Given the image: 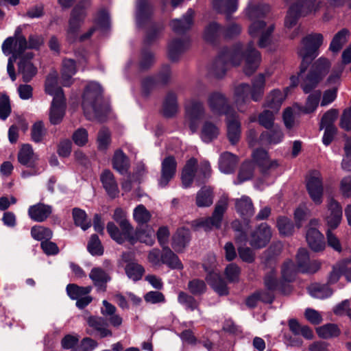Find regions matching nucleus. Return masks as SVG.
Returning <instances> with one entry per match:
<instances>
[{"label": "nucleus", "mask_w": 351, "mask_h": 351, "mask_svg": "<svg viewBox=\"0 0 351 351\" xmlns=\"http://www.w3.org/2000/svg\"><path fill=\"white\" fill-rule=\"evenodd\" d=\"M269 10L267 5L256 4L252 1L250 2L246 9V14L252 21L248 29L249 34L253 38L259 37L258 46L261 48L270 44L271 34L274 29L272 23L263 20Z\"/></svg>", "instance_id": "3"}, {"label": "nucleus", "mask_w": 351, "mask_h": 351, "mask_svg": "<svg viewBox=\"0 0 351 351\" xmlns=\"http://www.w3.org/2000/svg\"><path fill=\"white\" fill-rule=\"evenodd\" d=\"M221 34H223V27L216 22H212L206 27L204 32V38L206 41L213 43Z\"/></svg>", "instance_id": "51"}, {"label": "nucleus", "mask_w": 351, "mask_h": 351, "mask_svg": "<svg viewBox=\"0 0 351 351\" xmlns=\"http://www.w3.org/2000/svg\"><path fill=\"white\" fill-rule=\"evenodd\" d=\"M125 271L128 277L133 281L141 280L145 273L144 267L136 262L128 263Z\"/></svg>", "instance_id": "49"}, {"label": "nucleus", "mask_w": 351, "mask_h": 351, "mask_svg": "<svg viewBox=\"0 0 351 351\" xmlns=\"http://www.w3.org/2000/svg\"><path fill=\"white\" fill-rule=\"evenodd\" d=\"M50 206L38 203L29 206L28 209L29 217L34 221L38 222L44 221L51 213Z\"/></svg>", "instance_id": "27"}, {"label": "nucleus", "mask_w": 351, "mask_h": 351, "mask_svg": "<svg viewBox=\"0 0 351 351\" xmlns=\"http://www.w3.org/2000/svg\"><path fill=\"white\" fill-rule=\"evenodd\" d=\"M73 218L75 224L80 226L83 230H86L91 226L90 220L88 219L85 211L82 209L73 208Z\"/></svg>", "instance_id": "55"}, {"label": "nucleus", "mask_w": 351, "mask_h": 351, "mask_svg": "<svg viewBox=\"0 0 351 351\" xmlns=\"http://www.w3.org/2000/svg\"><path fill=\"white\" fill-rule=\"evenodd\" d=\"M91 290L92 287L90 286L79 287L75 284H69L66 287L67 294L72 300H77L87 295Z\"/></svg>", "instance_id": "56"}, {"label": "nucleus", "mask_w": 351, "mask_h": 351, "mask_svg": "<svg viewBox=\"0 0 351 351\" xmlns=\"http://www.w3.org/2000/svg\"><path fill=\"white\" fill-rule=\"evenodd\" d=\"M58 74L56 71L51 72L46 79L45 92L53 96V99L59 97V99H64V93L62 89L58 86Z\"/></svg>", "instance_id": "24"}, {"label": "nucleus", "mask_w": 351, "mask_h": 351, "mask_svg": "<svg viewBox=\"0 0 351 351\" xmlns=\"http://www.w3.org/2000/svg\"><path fill=\"white\" fill-rule=\"evenodd\" d=\"M189 230L184 228H180L173 237V247L177 251L182 250L189 243Z\"/></svg>", "instance_id": "44"}, {"label": "nucleus", "mask_w": 351, "mask_h": 351, "mask_svg": "<svg viewBox=\"0 0 351 351\" xmlns=\"http://www.w3.org/2000/svg\"><path fill=\"white\" fill-rule=\"evenodd\" d=\"M101 181L109 195L112 197H116L119 193L117 183L114 179V175L109 170H105L101 175Z\"/></svg>", "instance_id": "33"}, {"label": "nucleus", "mask_w": 351, "mask_h": 351, "mask_svg": "<svg viewBox=\"0 0 351 351\" xmlns=\"http://www.w3.org/2000/svg\"><path fill=\"white\" fill-rule=\"evenodd\" d=\"M228 206V197L222 195L217 201L212 216L206 218H200L193 221V226L195 229L203 228L205 231H210L213 228H220L223 214Z\"/></svg>", "instance_id": "7"}, {"label": "nucleus", "mask_w": 351, "mask_h": 351, "mask_svg": "<svg viewBox=\"0 0 351 351\" xmlns=\"http://www.w3.org/2000/svg\"><path fill=\"white\" fill-rule=\"evenodd\" d=\"M317 8L316 0H297L288 10L285 21L286 27H293L300 17L315 12Z\"/></svg>", "instance_id": "9"}, {"label": "nucleus", "mask_w": 351, "mask_h": 351, "mask_svg": "<svg viewBox=\"0 0 351 351\" xmlns=\"http://www.w3.org/2000/svg\"><path fill=\"white\" fill-rule=\"evenodd\" d=\"M271 236V228L266 223H262L252 232L249 242L254 248H262L269 243Z\"/></svg>", "instance_id": "13"}, {"label": "nucleus", "mask_w": 351, "mask_h": 351, "mask_svg": "<svg viewBox=\"0 0 351 351\" xmlns=\"http://www.w3.org/2000/svg\"><path fill=\"white\" fill-rule=\"evenodd\" d=\"M308 291L312 297L317 299H325L332 294V291L328 285L317 283L311 285Z\"/></svg>", "instance_id": "45"}, {"label": "nucleus", "mask_w": 351, "mask_h": 351, "mask_svg": "<svg viewBox=\"0 0 351 351\" xmlns=\"http://www.w3.org/2000/svg\"><path fill=\"white\" fill-rule=\"evenodd\" d=\"M321 97V92L317 91L310 95L307 98L306 103L303 108L302 111L304 113H311L313 112L317 107Z\"/></svg>", "instance_id": "63"}, {"label": "nucleus", "mask_w": 351, "mask_h": 351, "mask_svg": "<svg viewBox=\"0 0 351 351\" xmlns=\"http://www.w3.org/2000/svg\"><path fill=\"white\" fill-rule=\"evenodd\" d=\"M13 41V38H7L3 41L1 49L4 55L9 56L12 54V56L8 59L7 71L12 81L14 82L16 79L14 63L18 58H21L26 50L27 42L23 38H20L16 43L15 48L12 49Z\"/></svg>", "instance_id": "8"}, {"label": "nucleus", "mask_w": 351, "mask_h": 351, "mask_svg": "<svg viewBox=\"0 0 351 351\" xmlns=\"http://www.w3.org/2000/svg\"><path fill=\"white\" fill-rule=\"evenodd\" d=\"M213 6L219 12L230 14L237 10V0H213Z\"/></svg>", "instance_id": "54"}, {"label": "nucleus", "mask_w": 351, "mask_h": 351, "mask_svg": "<svg viewBox=\"0 0 351 351\" xmlns=\"http://www.w3.org/2000/svg\"><path fill=\"white\" fill-rule=\"evenodd\" d=\"M348 36L349 32L346 29H343L338 32L332 40L330 45V49L332 52L339 51L347 42Z\"/></svg>", "instance_id": "52"}, {"label": "nucleus", "mask_w": 351, "mask_h": 351, "mask_svg": "<svg viewBox=\"0 0 351 351\" xmlns=\"http://www.w3.org/2000/svg\"><path fill=\"white\" fill-rule=\"evenodd\" d=\"M344 69V66L342 64H338L336 65L332 70L330 74L326 80V84L328 86H331L332 88L337 87L338 88V86L341 82V75Z\"/></svg>", "instance_id": "59"}, {"label": "nucleus", "mask_w": 351, "mask_h": 351, "mask_svg": "<svg viewBox=\"0 0 351 351\" xmlns=\"http://www.w3.org/2000/svg\"><path fill=\"white\" fill-rule=\"evenodd\" d=\"M211 176V168L208 161L203 160L197 165L195 158H190L182 172V182L184 188L189 187L193 181L197 185L205 183Z\"/></svg>", "instance_id": "5"}, {"label": "nucleus", "mask_w": 351, "mask_h": 351, "mask_svg": "<svg viewBox=\"0 0 351 351\" xmlns=\"http://www.w3.org/2000/svg\"><path fill=\"white\" fill-rule=\"evenodd\" d=\"M306 189L312 201L317 205L323 202L324 188L321 173L316 170L310 172L306 180Z\"/></svg>", "instance_id": "12"}, {"label": "nucleus", "mask_w": 351, "mask_h": 351, "mask_svg": "<svg viewBox=\"0 0 351 351\" xmlns=\"http://www.w3.org/2000/svg\"><path fill=\"white\" fill-rule=\"evenodd\" d=\"M250 86L248 84L242 83L237 86L234 89V99L236 106L240 111H242L243 105L250 103Z\"/></svg>", "instance_id": "25"}, {"label": "nucleus", "mask_w": 351, "mask_h": 351, "mask_svg": "<svg viewBox=\"0 0 351 351\" xmlns=\"http://www.w3.org/2000/svg\"><path fill=\"white\" fill-rule=\"evenodd\" d=\"M101 93L102 88L98 83L93 82L87 85L83 95L82 107L88 119L104 120L107 108L102 104Z\"/></svg>", "instance_id": "4"}, {"label": "nucleus", "mask_w": 351, "mask_h": 351, "mask_svg": "<svg viewBox=\"0 0 351 351\" xmlns=\"http://www.w3.org/2000/svg\"><path fill=\"white\" fill-rule=\"evenodd\" d=\"M178 111V97L176 93L169 91L164 100L162 113L166 117L174 116Z\"/></svg>", "instance_id": "31"}, {"label": "nucleus", "mask_w": 351, "mask_h": 351, "mask_svg": "<svg viewBox=\"0 0 351 351\" xmlns=\"http://www.w3.org/2000/svg\"><path fill=\"white\" fill-rule=\"evenodd\" d=\"M111 143L110 131L105 128H101L97 135V144L99 151L104 152L110 146Z\"/></svg>", "instance_id": "57"}, {"label": "nucleus", "mask_w": 351, "mask_h": 351, "mask_svg": "<svg viewBox=\"0 0 351 351\" xmlns=\"http://www.w3.org/2000/svg\"><path fill=\"white\" fill-rule=\"evenodd\" d=\"M237 212L244 219L252 217L254 213V208L250 197L246 195L234 199Z\"/></svg>", "instance_id": "28"}, {"label": "nucleus", "mask_w": 351, "mask_h": 351, "mask_svg": "<svg viewBox=\"0 0 351 351\" xmlns=\"http://www.w3.org/2000/svg\"><path fill=\"white\" fill-rule=\"evenodd\" d=\"M21 59L19 63V72L22 75L23 79L27 82L36 74L37 69L31 62L30 60L33 57V53L27 52L24 56H21Z\"/></svg>", "instance_id": "22"}, {"label": "nucleus", "mask_w": 351, "mask_h": 351, "mask_svg": "<svg viewBox=\"0 0 351 351\" xmlns=\"http://www.w3.org/2000/svg\"><path fill=\"white\" fill-rule=\"evenodd\" d=\"M213 197L212 189L204 186L197 193L195 204L197 207H209L213 203Z\"/></svg>", "instance_id": "39"}, {"label": "nucleus", "mask_w": 351, "mask_h": 351, "mask_svg": "<svg viewBox=\"0 0 351 351\" xmlns=\"http://www.w3.org/2000/svg\"><path fill=\"white\" fill-rule=\"evenodd\" d=\"M245 58L244 72L252 75L258 67L261 62V54L254 48V43L250 42L243 51L241 44H237L230 49H223L214 62L210 65L208 72L211 76L221 78L232 66L239 65Z\"/></svg>", "instance_id": "2"}, {"label": "nucleus", "mask_w": 351, "mask_h": 351, "mask_svg": "<svg viewBox=\"0 0 351 351\" xmlns=\"http://www.w3.org/2000/svg\"><path fill=\"white\" fill-rule=\"evenodd\" d=\"M286 95L280 90H274L266 97L265 106L271 108L274 112L280 109Z\"/></svg>", "instance_id": "40"}, {"label": "nucleus", "mask_w": 351, "mask_h": 351, "mask_svg": "<svg viewBox=\"0 0 351 351\" xmlns=\"http://www.w3.org/2000/svg\"><path fill=\"white\" fill-rule=\"evenodd\" d=\"M237 157L230 152L223 153L219 158V170L226 174L231 173L234 171L237 164Z\"/></svg>", "instance_id": "32"}, {"label": "nucleus", "mask_w": 351, "mask_h": 351, "mask_svg": "<svg viewBox=\"0 0 351 351\" xmlns=\"http://www.w3.org/2000/svg\"><path fill=\"white\" fill-rule=\"evenodd\" d=\"M77 71L75 62L72 59H64L62 62L61 72L62 84L64 86H69L73 83L72 77Z\"/></svg>", "instance_id": "30"}, {"label": "nucleus", "mask_w": 351, "mask_h": 351, "mask_svg": "<svg viewBox=\"0 0 351 351\" xmlns=\"http://www.w3.org/2000/svg\"><path fill=\"white\" fill-rule=\"evenodd\" d=\"M178 300L180 304L184 305L186 308L193 311L197 308L198 303L191 295L181 291L178 294Z\"/></svg>", "instance_id": "64"}, {"label": "nucleus", "mask_w": 351, "mask_h": 351, "mask_svg": "<svg viewBox=\"0 0 351 351\" xmlns=\"http://www.w3.org/2000/svg\"><path fill=\"white\" fill-rule=\"evenodd\" d=\"M270 76V73L265 72L260 73L252 81V86H250V95L251 99L254 101H259L262 99L265 86V80Z\"/></svg>", "instance_id": "20"}, {"label": "nucleus", "mask_w": 351, "mask_h": 351, "mask_svg": "<svg viewBox=\"0 0 351 351\" xmlns=\"http://www.w3.org/2000/svg\"><path fill=\"white\" fill-rule=\"evenodd\" d=\"M193 10L189 9L182 19L172 20L170 26L173 31L177 34H182L189 29L193 24Z\"/></svg>", "instance_id": "26"}, {"label": "nucleus", "mask_w": 351, "mask_h": 351, "mask_svg": "<svg viewBox=\"0 0 351 351\" xmlns=\"http://www.w3.org/2000/svg\"><path fill=\"white\" fill-rule=\"evenodd\" d=\"M204 93V88L195 89L193 97L185 100L184 104L185 123L193 133L199 128V123L206 114V109L204 103L199 97Z\"/></svg>", "instance_id": "6"}, {"label": "nucleus", "mask_w": 351, "mask_h": 351, "mask_svg": "<svg viewBox=\"0 0 351 351\" xmlns=\"http://www.w3.org/2000/svg\"><path fill=\"white\" fill-rule=\"evenodd\" d=\"M296 260L298 270L303 273H315L319 269V263L317 261H311L306 249L301 248L298 250Z\"/></svg>", "instance_id": "17"}, {"label": "nucleus", "mask_w": 351, "mask_h": 351, "mask_svg": "<svg viewBox=\"0 0 351 351\" xmlns=\"http://www.w3.org/2000/svg\"><path fill=\"white\" fill-rule=\"evenodd\" d=\"M277 112H274V110L270 111L269 110H265L263 112H261L258 116V122L261 125L266 128L267 130H269L272 127L275 126L274 125V114Z\"/></svg>", "instance_id": "60"}, {"label": "nucleus", "mask_w": 351, "mask_h": 351, "mask_svg": "<svg viewBox=\"0 0 351 351\" xmlns=\"http://www.w3.org/2000/svg\"><path fill=\"white\" fill-rule=\"evenodd\" d=\"M89 5L88 1H82L73 9L66 30L67 37L70 40H75L77 37L79 30L84 23L86 14V10Z\"/></svg>", "instance_id": "10"}, {"label": "nucleus", "mask_w": 351, "mask_h": 351, "mask_svg": "<svg viewBox=\"0 0 351 351\" xmlns=\"http://www.w3.org/2000/svg\"><path fill=\"white\" fill-rule=\"evenodd\" d=\"M89 278L94 285L102 291H105L106 284L110 280V276L100 267H93L89 274Z\"/></svg>", "instance_id": "35"}, {"label": "nucleus", "mask_w": 351, "mask_h": 351, "mask_svg": "<svg viewBox=\"0 0 351 351\" xmlns=\"http://www.w3.org/2000/svg\"><path fill=\"white\" fill-rule=\"evenodd\" d=\"M207 106L215 114L226 116L232 113L229 101L225 94L220 91H213L210 93L206 98Z\"/></svg>", "instance_id": "11"}, {"label": "nucleus", "mask_w": 351, "mask_h": 351, "mask_svg": "<svg viewBox=\"0 0 351 351\" xmlns=\"http://www.w3.org/2000/svg\"><path fill=\"white\" fill-rule=\"evenodd\" d=\"M206 279L208 285H210L219 295H226L228 293L226 284L218 273L210 272Z\"/></svg>", "instance_id": "36"}, {"label": "nucleus", "mask_w": 351, "mask_h": 351, "mask_svg": "<svg viewBox=\"0 0 351 351\" xmlns=\"http://www.w3.org/2000/svg\"><path fill=\"white\" fill-rule=\"evenodd\" d=\"M162 264L167 265L171 269H182L183 268L178 256L168 247H162Z\"/></svg>", "instance_id": "38"}, {"label": "nucleus", "mask_w": 351, "mask_h": 351, "mask_svg": "<svg viewBox=\"0 0 351 351\" xmlns=\"http://www.w3.org/2000/svg\"><path fill=\"white\" fill-rule=\"evenodd\" d=\"M297 269L298 268L295 267L292 261L285 262L281 269L282 279L287 282L293 280Z\"/></svg>", "instance_id": "61"}, {"label": "nucleus", "mask_w": 351, "mask_h": 351, "mask_svg": "<svg viewBox=\"0 0 351 351\" xmlns=\"http://www.w3.org/2000/svg\"><path fill=\"white\" fill-rule=\"evenodd\" d=\"M318 336L322 339L336 337L340 334L337 326L334 324H327L316 328Z\"/></svg>", "instance_id": "53"}, {"label": "nucleus", "mask_w": 351, "mask_h": 351, "mask_svg": "<svg viewBox=\"0 0 351 351\" xmlns=\"http://www.w3.org/2000/svg\"><path fill=\"white\" fill-rule=\"evenodd\" d=\"M276 276V273L273 268L267 271L264 282L267 291L256 292L259 300L262 302L271 303L274 300L273 292L277 289H281L280 284Z\"/></svg>", "instance_id": "14"}, {"label": "nucleus", "mask_w": 351, "mask_h": 351, "mask_svg": "<svg viewBox=\"0 0 351 351\" xmlns=\"http://www.w3.org/2000/svg\"><path fill=\"white\" fill-rule=\"evenodd\" d=\"M19 162L27 167H33L38 160V156L34 152L31 145H23L18 154Z\"/></svg>", "instance_id": "34"}, {"label": "nucleus", "mask_w": 351, "mask_h": 351, "mask_svg": "<svg viewBox=\"0 0 351 351\" xmlns=\"http://www.w3.org/2000/svg\"><path fill=\"white\" fill-rule=\"evenodd\" d=\"M277 227L280 234L290 236L294 231V226L290 219L286 217H280L277 220Z\"/></svg>", "instance_id": "58"}, {"label": "nucleus", "mask_w": 351, "mask_h": 351, "mask_svg": "<svg viewBox=\"0 0 351 351\" xmlns=\"http://www.w3.org/2000/svg\"><path fill=\"white\" fill-rule=\"evenodd\" d=\"M88 324L99 332L101 337L112 335L111 331L107 328L106 322L101 317H90Z\"/></svg>", "instance_id": "48"}, {"label": "nucleus", "mask_w": 351, "mask_h": 351, "mask_svg": "<svg viewBox=\"0 0 351 351\" xmlns=\"http://www.w3.org/2000/svg\"><path fill=\"white\" fill-rule=\"evenodd\" d=\"M254 161L260 167L263 173L274 170L278 167L277 160L269 159L267 152L263 149H258L252 154Z\"/></svg>", "instance_id": "18"}, {"label": "nucleus", "mask_w": 351, "mask_h": 351, "mask_svg": "<svg viewBox=\"0 0 351 351\" xmlns=\"http://www.w3.org/2000/svg\"><path fill=\"white\" fill-rule=\"evenodd\" d=\"M306 239L308 246L314 252L322 251L326 247L324 235L315 228L307 229Z\"/></svg>", "instance_id": "23"}, {"label": "nucleus", "mask_w": 351, "mask_h": 351, "mask_svg": "<svg viewBox=\"0 0 351 351\" xmlns=\"http://www.w3.org/2000/svg\"><path fill=\"white\" fill-rule=\"evenodd\" d=\"M132 216L134 221L140 226L147 224L152 218L151 213L143 204H138L134 208Z\"/></svg>", "instance_id": "46"}, {"label": "nucleus", "mask_w": 351, "mask_h": 351, "mask_svg": "<svg viewBox=\"0 0 351 351\" xmlns=\"http://www.w3.org/2000/svg\"><path fill=\"white\" fill-rule=\"evenodd\" d=\"M32 237L38 241L49 240L52 237V232L50 229L43 226H34L31 230Z\"/></svg>", "instance_id": "62"}, {"label": "nucleus", "mask_w": 351, "mask_h": 351, "mask_svg": "<svg viewBox=\"0 0 351 351\" xmlns=\"http://www.w3.org/2000/svg\"><path fill=\"white\" fill-rule=\"evenodd\" d=\"M342 208L340 204L333 198L327 201V212L325 220L330 229H335L340 224L342 219Z\"/></svg>", "instance_id": "15"}, {"label": "nucleus", "mask_w": 351, "mask_h": 351, "mask_svg": "<svg viewBox=\"0 0 351 351\" xmlns=\"http://www.w3.org/2000/svg\"><path fill=\"white\" fill-rule=\"evenodd\" d=\"M284 138L283 132L278 125H275L261 133L260 141L263 144L276 145L280 143Z\"/></svg>", "instance_id": "29"}, {"label": "nucleus", "mask_w": 351, "mask_h": 351, "mask_svg": "<svg viewBox=\"0 0 351 351\" xmlns=\"http://www.w3.org/2000/svg\"><path fill=\"white\" fill-rule=\"evenodd\" d=\"M66 106L65 98L53 99L49 113V121L51 124L58 125L62 122L65 115Z\"/></svg>", "instance_id": "19"}, {"label": "nucleus", "mask_w": 351, "mask_h": 351, "mask_svg": "<svg viewBox=\"0 0 351 351\" xmlns=\"http://www.w3.org/2000/svg\"><path fill=\"white\" fill-rule=\"evenodd\" d=\"M177 162L173 156L166 157L161 163V176L158 180V185L165 187L176 172Z\"/></svg>", "instance_id": "16"}, {"label": "nucleus", "mask_w": 351, "mask_h": 351, "mask_svg": "<svg viewBox=\"0 0 351 351\" xmlns=\"http://www.w3.org/2000/svg\"><path fill=\"white\" fill-rule=\"evenodd\" d=\"M188 46L189 43L186 40L175 39L171 40L168 46L169 58L172 60H176Z\"/></svg>", "instance_id": "42"}, {"label": "nucleus", "mask_w": 351, "mask_h": 351, "mask_svg": "<svg viewBox=\"0 0 351 351\" xmlns=\"http://www.w3.org/2000/svg\"><path fill=\"white\" fill-rule=\"evenodd\" d=\"M152 13V8L148 3V0H137L136 3V23L138 25H142L147 20Z\"/></svg>", "instance_id": "41"}, {"label": "nucleus", "mask_w": 351, "mask_h": 351, "mask_svg": "<svg viewBox=\"0 0 351 351\" xmlns=\"http://www.w3.org/2000/svg\"><path fill=\"white\" fill-rule=\"evenodd\" d=\"M227 135L231 144H236L241 136V123L235 112L226 116Z\"/></svg>", "instance_id": "21"}, {"label": "nucleus", "mask_w": 351, "mask_h": 351, "mask_svg": "<svg viewBox=\"0 0 351 351\" xmlns=\"http://www.w3.org/2000/svg\"><path fill=\"white\" fill-rule=\"evenodd\" d=\"M106 228L111 238L119 244L123 243L125 240H131L132 239V232H130L128 234H124V231L122 230L120 231L112 222H109L107 224Z\"/></svg>", "instance_id": "47"}, {"label": "nucleus", "mask_w": 351, "mask_h": 351, "mask_svg": "<svg viewBox=\"0 0 351 351\" xmlns=\"http://www.w3.org/2000/svg\"><path fill=\"white\" fill-rule=\"evenodd\" d=\"M113 219L119 223L121 229L124 231V234H128L133 231L132 225L126 218V212L123 209L117 208L114 210Z\"/></svg>", "instance_id": "50"}, {"label": "nucleus", "mask_w": 351, "mask_h": 351, "mask_svg": "<svg viewBox=\"0 0 351 351\" xmlns=\"http://www.w3.org/2000/svg\"><path fill=\"white\" fill-rule=\"evenodd\" d=\"M322 43L323 36L321 34H310L302 39L298 49V54L302 58L299 76L302 78L301 87L305 93L314 89L330 68V62L322 57L314 62L311 71L302 76L311 61L317 56L318 49Z\"/></svg>", "instance_id": "1"}, {"label": "nucleus", "mask_w": 351, "mask_h": 351, "mask_svg": "<svg viewBox=\"0 0 351 351\" xmlns=\"http://www.w3.org/2000/svg\"><path fill=\"white\" fill-rule=\"evenodd\" d=\"M113 168L121 174H125L128 172L129 168V161L126 155L121 149L114 152L112 159Z\"/></svg>", "instance_id": "43"}, {"label": "nucleus", "mask_w": 351, "mask_h": 351, "mask_svg": "<svg viewBox=\"0 0 351 351\" xmlns=\"http://www.w3.org/2000/svg\"><path fill=\"white\" fill-rule=\"evenodd\" d=\"M219 134V128L210 121H206L201 129L200 138L205 143H210Z\"/></svg>", "instance_id": "37"}]
</instances>
